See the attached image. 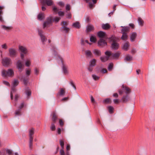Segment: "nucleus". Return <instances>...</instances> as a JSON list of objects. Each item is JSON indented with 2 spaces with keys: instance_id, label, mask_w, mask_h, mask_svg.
I'll list each match as a JSON object with an SVG mask.
<instances>
[{
  "instance_id": "4be33fe9",
  "label": "nucleus",
  "mask_w": 155,
  "mask_h": 155,
  "mask_svg": "<svg viewBox=\"0 0 155 155\" xmlns=\"http://www.w3.org/2000/svg\"><path fill=\"white\" fill-rule=\"evenodd\" d=\"M94 30V26L92 25H88L87 26L86 31L87 32H90Z\"/></svg>"
},
{
  "instance_id": "9d476101",
  "label": "nucleus",
  "mask_w": 155,
  "mask_h": 155,
  "mask_svg": "<svg viewBox=\"0 0 155 155\" xmlns=\"http://www.w3.org/2000/svg\"><path fill=\"white\" fill-rule=\"evenodd\" d=\"M61 25L62 26V27L61 28L62 30L64 31L66 33L68 32L69 30V29L66 26L68 24V23L66 21H64L61 23Z\"/></svg>"
},
{
  "instance_id": "7c9ffc66",
  "label": "nucleus",
  "mask_w": 155,
  "mask_h": 155,
  "mask_svg": "<svg viewBox=\"0 0 155 155\" xmlns=\"http://www.w3.org/2000/svg\"><path fill=\"white\" fill-rule=\"evenodd\" d=\"M129 99L128 96H123L121 99L123 102L126 103L129 101Z\"/></svg>"
},
{
  "instance_id": "b1692460",
  "label": "nucleus",
  "mask_w": 155,
  "mask_h": 155,
  "mask_svg": "<svg viewBox=\"0 0 155 155\" xmlns=\"http://www.w3.org/2000/svg\"><path fill=\"white\" fill-rule=\"evenodd\" d=\"M93 53L96 56H99L101 55L100 51L97 49L94 50Z\"/></svg>"
},
{
  "instance_id": "f257e3e1",
  "label": "nucleus",
  "mask_w": 155,
  "mask_h": 155,
  "mask_svg": "<svg viewBox=\"0 0 155 155\" xmlns=\"http://www.w3.org/2000/svg\"><path fill=\"white\" fill-rule=\"evenodd\" d=\"M121 27L122 28L121 30V33L122 34L121 39L123 41H126L128 38L127 34L130 31V28L127 26H121Z\"/></svg>"
},
{
  "instance_id": "e2e57ef3",
  "label": "nucleus",
  "mask_w": 155,
  "mask_h": 155,
  "mask_svg": "<svg viewBox=\"0 0 155 155\" xmlns=\"http://www.w3.org/2000/svg\"><path fill=\"white\" fill-rule=\"evenodd\" d=\"M70 9V5L68 4L67 5H66V10L67 11H69Z\"/></svg>"
},
{
  "instance_id": "f3484780",
  "label": "nucleus",
  "mask_w": 155,
  "mask_h": 155,
  "mask_svg": "<svg viewBox=\"0 0 155 155\" xmlns=\"http://www.w3.org/2000/svg\"><path fill=\"white\" fill-rule=\"evenodd\" d=\"M62 69L64 74L68 75L69 74V71L68 70V67L64 64H62Z\"/></svg>"
},
{
  "instance_id": "c03bdc74",
  "label": "nucleus",
  "mask_w": 155,
  "mask_h": 155,
  "mask_svg": "<svg viewBox=\"0 0 155 155\" xmlns=\"http://www.w3.org/2000/svg\"><path fill=\"white\" fill-rule=\"evenodd\" d=\"M92 77L95 80H97L99 79V77L95 74H92Z\"/></svg>"
},
{
  "instance_id": "aec40b11",
  "label": "nucleus",
  "mask_w": 155,
  "mask_h": 155,
  "mask_svg": "<svg viewBox=\"0 0 155 155\" xmlns=\"http://www.w3.org/2000/svg\"><path fill=\"white\" fill-rule=\"evenodd\" d=\"M122 87L123 88V90H124V91H125V92L126 94H129L131 90L128 87L126 86H124L123 85L122 86Z\"/></svg>"
},
{
  "instance_id": "f03ea898",
  "label": "nucleus",
  "mask_w": 155,
  "mask_h": 155,
  "mask_svg": "<svg viewBox=\"0 0 155 155\" xmlns=\"http://www.w3.org/2000/svg\"><path fill=\"white\" fill-rule=\"evenodd\" d=\"M109 39L112 42L111 45L112 48L114 50L117 49L119 46V44L117 42L118 38L114 36H112L109 38Z\"/></svg>"
},
{
  "instance_id": "4d7b16f0",
  "label": "nucleus",
  "mask_w": 155,
  "mask_h": 155,
  "mask_svg": "<svg viewBox=\"0 0 155 155\" xmlns=\"http://www.w3.org/2000/svg\"><path fill=\"white\" fill-rule=\"evenodd\" d=\"M70 84H71V86H72V87H74V89L75 90H76V87H75V85H74V84L73 83V81H70Z\"/></svg>"
},
{
  "instance_id": "ea45409f",
  "label": "nucleus",
  "mask_w": 155,
  "mask_h": 155,
  "mask_svg": "<svg viewBox=\"0 0 155 155\" xmlns=\"http://www.w3.org/2000/svg\"><path fill=\"white\" fill-rule=\"evenodd\" d=\"M113 67V64L112 63H110L108 66L107 69L109 71H111Z\"/></svg>"
},
{
  "instance_id": "f704fd0d",
  "label": "nucleus",
  "mask_w": 155,
  "mask_h": 155,
  "mask_svg": "<svg viewBox=\"0 0 155 155\" xmlns=\"http://www.w3.org/2000/svg\"><path fill=\"white\" fill-rule=\"evenodd\" d=\"M19 83L18 81L17 80H14L12 84V86L13 87H16L18 85Z\"/></svg>"
},
{
  "instance_id": "2f4dec72",
  "label": "nucleus",
  "mask_w": 155,
  "mask_h": 155,
  "mask_svg": "<svg viewBox=\"0 0 155 155\" xmlns=\"http://www.w3.org/2000/svg\"><path fill=\"white\" fill-rule=\"evenodd\" d=\"M15 87L12 86V90L10 93L11 99H12L13 98V93H14L16 91V89Z\"/></svg>"
},
{
  "instance_id": "ddd939ff",
  "label": "nucleus",
  "mask_w": 155,
  "mask_h": 155,
  "mask_svg": "<svg viewBox=\"0 0 155 155\" xmlns=\"http://www.w3.org/2000/svg\"><path fill=\"white\" fill-rule=\"evenodd\" d=\"M38 34L40 37L43 43L47 39L43 34V31L41 30H38Z\"/></svg>"
},
{
  "instance_id": "1a4fd4ad",
  "label": "nucleus",
  "mask_w": 155,
  "mask_h": 155,
  "mask_svg": "<svg viewBox=\"0 0 155 155\" xmlns=\"http://www.w3.org/2000/svg\"><path fill=\"white\" fill-rule=\"evenodd\" d=\"M97 36L100 38L107 39V35L105 32L100 31L97 32Z\"/></svg>"
},
{
  "instance_id": "dca6fc26",
  "label": "nucleus",
  "mask_w": 155,
  "mask_h": 155,
  "mask_svg": "<svg viewBox=\"0 0 155 155\" xmlns=\"http://www.w3.org/2000/svg\"><path fill=\"white\" fill-rule=\"evenodd\" d=\"M137 36V34L135 32H133L130 34V39L131 42L134 41Z\"/></svg>"
},
{
  "instance_id": "5fc2aeb1",
  "label": "nucleus",
  "mask_w": 155,
  "mask_h": 155,
  "mask_svg": "<svg viewBox=\"0 0 155 155\" xmlns=\"http://www.w3.org/2000/svg\"><path fill=\"white\" fill-rule=\"evenodd\" d=\"M110 100V99L109 98H107L104 100L103 102L104 103H108L109 102Z\"/></svg>"
},
{
  "instance_id": "3c124183",
  "label": "nucleus",
  "mask_w": 155,
  "mask_h": 155,
  "mask_svg": "<svg viewBox=\"0 0 155 155\" xmlns=\"http://www.w3.org/2000/svg\"><path fill=\"white\" fill-rule=\"evenodd\" d=\"M61 19V18L59 17H56L53 19V21L56 22H58Z\"/></svg>"
},
{
  "instance_id": "774afa93",
  "label": "nucleus",
  "mask_w": 155,
  "mask_h": 155,
  "mask_svg": "<svg viewBox=\"0 0 155 155\" xmlns=\"http://www.w3.org/2000/svg\"><path fill=\"white\" fill-rule=\"evenodd\" d=\"M59 123L60 125L61 126H62L64 124V123L63 121L61 119H60L59 120Z\"/></svg>"
},
{
  "instance_id": "37998d69",
  "label": "nucleus",
  "mask_w": 155,
  "mask_h": 155,
  "mask_svg": "<svg viewBox=\"0 0 155 155\" xmlns=\"http://www.w3.org/2000/svg\"><path fill=\"white\" fill-rule=\"evenodd\" d=\"M103 68L102 66H98L96 68V70L98 73L100 72L101 70Z\"/></svg>"
},
{
  "instance_id": "338daca9",
  "label": "nucleus",
  "mask_w": 155,
  "mask_h": 155,
  "mask_svg": "<svg viewBox=\"0 0 155 155\" xmlns=\"http://www.w3.org/2000/svg\"><path fill=\"white\" fill-rule=\"evenodd\" d=\"M34 71L35 74H36L38 75V74L39 71V70L38 69H37V68H35Z\"/></svg>"
},
{
  "instance_id": "680f3d73",
  "label": "nucleus",
  "mask_w": 155,
  "mask_h": 155,
  "mask_svg": "<svg viewBox=\"0 0 155 155\" xmlns=\"http://www.w3.org/2000/svg\"><path fill=\"white\" fill-rule=\"evenodd\" d=\"M84 42H85L86 43H89L88 41V40H85V41H84L83 40H82V39L81 40V44L82 45H84Z\"/></svg>"
},
{
  "instance_id": "c9c22d12",
  "label": "nucleus",
  "mask_w": 155,
  "mask_h": 155,
  "mask_svg": "<svg viewBox=\"0 0 155 155\" xmlns=\"http://www.w3.org/2000/svg\"><path fill=\"white\" fill-rule=\"evenodd\" d=\"M2 49L4 50H6L8 48V45L6 43H4L1 45Z\"/></svg>"
},
{
  "instance_id": "20e7f679",
  "label": "nucleus",
  "mask_w": 155,
  "mask_h": 155,
  "mask_svg": "<svg viewBox=\"0 0 155 155\" xmlns=\"http://www.w3.org/2000/svg\"><path fill=\"white\" fill-rule=\"evenodd\" d=\"M9 56L11 57H16L18 55V51L17 49L14 48H10L8 49Z\"/></svg>"
},
{
  "instance_id": "bf43d9fd",
  "label": "nucleus",
  "mask_w": 155,
  "mask_h": 155,
  "mask_svg": "<svg viewBox=\"0 0 155 155\" xmlns=\"http://www.w3.org/2000/svg\"><path fill=\"white\" fill-rule=\"evenodd\" d=\"M3 84H5L6 85L8 86H10V84L9 83V82L7 81H3Z\"/></svg>"
},
{
  "instance_id": "49530a36",
  "label": "nucleus",
  "mask_w": 155,
  "mask_h": 155,
  "mask_svg": "<svg viewBox=\"0 0 155 155\" xmlns=\"http://www.w3.org/2000/svg\"><path fill=\"white\" fill-rule=\"evenodd\" d=\"M21 110L20 109H18V110L15 111V114L16 115H21Z\"/></svg>"
},
{
  "instance_id": "72a5a7b5",
  "label": "nucleus",
  "mask_w": 155,
  "mask_h": 155,
  "mask_svg": "<svg viewBox=\"0 0 155 155\" xmlns=\"http://www.w3.org/2000/svg\"><path fill=\"white\" fill-rule=\"evenodd\" d=\"M57 119V117L56 115V113L55 112L53 113V116L52 117V120L54 123H55L56 120Z\"/></svg>"
},
{
  "instance_id": "09e8293b",
  "label": "nucleus",
  "mask_w": 155,
  "mask_h": 155,
  "mask_svg": "<svg viewBox=\"0 0 155 155\" xmlns=\"http://www.w3.org/2000/svg\"><path fill=\"white\" fill-rule=\"evenodd\" d=\"M50 129L52 130H54L55 129V126L54 123H52L51 124V126L50 127Z\"/></svg>"
},
{
  "instance_id": "a18cd8bd",
  "label": "nucleus",
  "mask_w": 155,
  "mask_h": 155,
  "mask_svg": "<svg viewBox=\"0 0 155 155\" xmlns=\"http://www.w3.org/2000/svg\"><path fill=\"white\" fill-rule=\"evenodd\" d=\"M33 140V139H29V147L30 149L32 148Z\"/></svg>"
},
{
  "instance_id": "2eb2a0df",
  "label": "nucleus",
  "mask_w": 155,
  "mask_h": 155,
  "mask_svg": "<svg viewBox=\"0 0 155 155\" xmlns=\"http://www.w3.org/2000/svg\"><path fill=\"white\" fill-rule=\"evenodd\" d=\"M130 47V44L128 42H127L124 43L122 47V48L125 51H127Z\"/></svg>"
},
{
  "instance_id": "5701e85b",
  "label": "nucleus",
  "mask_w": 155,
  "mask_h": 155,
  "mask_svg": "<svg viewBox=\"0 0 155 155\" xmlns=\"http://www.w3.org/2000/svg\"><path fill=\"white\" fill-rule=\"evenodd\" d=\"M28 78L27 76H23L21 78V79L22 80L24 84L26 85L28 81Z\"/></svg>"
},
{
  "instance_id": "603ef678",
  "label": "nucleus",
  "mask_w": 155,
  "mask_h": 155,
  "mask_svg": "<svg viewBox=\"0 0 155 155\" xmlns=\"http://www.w3.org/2000/svg\"><path fill=\"white\" fill-rule=\"evenodd\" d=\"M107 71L106 69L103 68L101 70V71L100 72L102 73H107Z\"/></svg>"
},
{
  "instance_id": "0e129e2a",
  "label": "nucleus",
  "mask_w": 155,
  "mask_h": 155,
  "mask_svg": "<svg viewBox=\"0 0 155 155\" xmlns=\"http://www.w3.org/2000/svg\"><path fill=\"white\" fill-rule=\"evenodd\" d=\"M53 10L54 12H57L58 11V8L55 6L53 7Z\"/></svg>"
},
{
  "instance_id": "4468645a",
  "label": "nucleus",
  "mask_w": 155,
  "mask_h": 155,
  "mask_svg": "<svg viewBox=\"0 0 155 155\" xmlns=\"http://www.w3.org/2000/svg\"><path fill=\"white\" fill-rule=\"evenodd\" d=\"M120 53L117 52L115 53H112L110 52V59H114L117 58L120 56Z\"/></svg>"
},
{
  "instance_id": "423d86ee",
  "label": "nucleus",
  "mask_w": 155,
  "mask_h": 155,
  "mask_svg": "<svg viewBox=\"0 0 155 155\" xmlns=\"http://www.w3.org/2000/svg\"><path fill=\"white\" fill-rule=\"evenodd\" d=\"M52 19L51 17H49L46 19L43 25V28L48 27L52 25Z\"/></svg>"
},
{
  "instance_id": "9b49d317",
  "label": "nucleus",
  "mask_w": 155,
  "mask_h": 155,
  "mask_svg": "<svg viewBox=\"0 0 155 155\" xmlns=\"http://www.w3.org/2000/svg\"><path fill=\"white\" fill-rule=\"evenodd\" d=\"M104 39L100 38L98 42V45L102 47L107 45V42L105 41V40Z\"/></svg>"
},
{
  "instance_id": "f8f14e48",
  "label": "nucleus",
  "mask_w": 155,
  "mask_h": 155,
  "mask_svg": "<svg viewBox=\"0 0 155 155\" xmlns=\"http://www.w3.org/2000/svg\"><path fill=\"white\" fill-rule=\"evenodd\" d=\"M18 48L19 51L21 53H24L25 54L27 53L28 50L25 47L20 45L18 46Z\"/></svg>"
},
{
  "instance_id": "69168bd1",
  "label": "nucleus",
  "mask_w": 155,
  "mask_h": 155,
  "mask_svg": "<svg viewBox=\"0 0 155 155\" xmlns=\"http://www.w3.org/2000/svg\"><path fill=\"white\" fill-rule=\"evenodd\" d=\"M113 101L115 104H118L119 103L118 99H115L113 100Z\"/></svg>"
},
{
  "instance_id": "58836bf2",
  "label": "nucleus",
  "mask_w": 155,
  "mask_h": 155,
  "mask_svg": "<svg viewBox=\"0 0 155 155\" xmlns=\"http://www.w3.org/2000/svg\"><path fill=\"white\" fill-rule=\"evenodd\" d=\"M65 93V91L63 88H61L60 89V91L58 93V94H59V95L61 96L64 95Z\"/></svg>"
},
{
  "instance_id": "7ed1b4c3",
  "label": "nucleus",
  "mask_w": 155,
  "mask_h": 155,
  "mask_svg": "<svg viewBox=\"0 0 155 155\" xmlns=\"http://www.w3.org/2000/svg\"><path fill=\"white\" fill-rule=\"evenodd\" d=\"M14 75V71L12 69H9L7 71L3 70L2 71V75L3 77L7 76L12 77Z\"/></svg>"
},
{
  "instance_id": "0eeeda50",
  "label": "nucleus",
  "mask_w": 155,
  "mask_h": 155,
  "mask_svg": "<svg viewBox=\"0 0 155 155\" xmlns=\"http://www.w3.org/2000/svg\"><path fill=\"white\" fill-rule=\"evenodd\" d=\"M16 66L17 68L20 72H21L24 68V65L20 60H18L16 64Z\"/></svg>"
},
{
  "instance_id": "864d4df0",
  "label": "nucleus",
  "mask_w": 155,
  "mask_h": 155,
  "mask_svg": "<svg viewBox=\"0 0 155 155\" xmlns=\"http://www.w3.org/2000/svg\"><path fill=\"white\" fill-rule=\"evenodd\" d=\"M24 102H22L19 106L18 109H20L21 110V109L24 107Z\"/></svg>"
},
{
  "instance_id": "39448f33",
  "label": "nucleus",
  "mask_w": 155,
  "mask_h": 155,
  "mask_svg": "<svg viewBox=\"0 0 155 155\" xmlns=\"http://www.w3.org/2000/svg\"><path fill=\"white\" fill-rule=\"evenodd\" d=\"M105 56L101 57L100 58V60L103 62H104L109 59H110V51H107L105 52Z\"/></svg>"
},
{
  "instance_id": "a19ab883",
  "label": "nucleus",
  "mask_w": 155,
  "mask_h": 155,
  "mask_svg": "<svg viewBox=\"0 0 155 155\" xmlns=\"http://www.w3.org/2000/svg\"><path fill=\"white\" fill-rule=\"evenodd\" d=\"M31 64V61L30 60H27L25 62V65L27 67H29Z\"/></svg>"
},
{
  "instance_id": "6e6d98bb",
  "label": "nucleus",
  "mask_w": 155,
  "mask_h": 155,
  "mask_svg": "<svg viewBox=\"0 0 155 155\" xmlns=\"http://www.w3.org/2000/svg\"><path fill=\"white\" fill-rule=\"evenodd\" d=\"M93 66H91L89 65V67L87 68V69L90 72H92L93 70Z\"/></svg>"
},
{
  "instance_id": "a878e982",
  "label": "nucleus",
  "mask_w": 155,
  "mask_h": 155,
  "mask_svg": "<svg viewBox=\"0 0 155 155\" xmlns=\"http://www.w3.org/2000/svg\"><path fill=\"white\" fill-rule=\"evenodd\" d=\"M1 28L4 30L7 31L12 29V26H7L4 25H2L1 26Z\"/></svg>"
},
{
  "instance_id": "79ce46f5",
  "label": "nucleus",
  "mask_w": 155,
  "mask_h": 155,
  "mask_svg": "<svg viewBox=\"0 0 155 155\" xmlns=\"http://www.w3.org/2000/svg\"><path fill=\"white\" fill-rule=\"evenodd\" d=\"M60 145L61 147V149H63L64 147V141L63 140H59Z\"/></svg>"
},
{
  "instance_id": "412c9836",
  "label": "nucleus",
  "mask_w": 155,
  "mask_h": 155,
  "mask_svg": "<svg viewBox=\"0 0 155 155\" xmlns=\"http://www.w3.org/2000/svg\"><path fill=\"white\" fill-rule=\"evenodd\" d=\"M97 60L95 59L91 60L89 62V65L91 66H94L96 64Z\"/></svg>"
},
{
  "instance_id": "c85d7f7f",
  "label": "nucleus",
  "mask_w": 155,
  "mask_h": 155,
  "mask_svg": "<svg viewBox=\"0 0 155 155\" xmlns=\"http://www.w3.org/2000/svg\"><path fill=\"white\" fill-rule=\"evenodd\" d=\"M133 60V58L132 56L130 55L129 54L126 55L125 58L124 59V61H130Z\"/></svg>"
},
{
  "instance_id": "8fccbe9b",
  "label": "nucleus",
  "mask_w": 155,
  "mask_h": 155,
  "mask_svg": "<svg viewBox=\"0 0 155 155\" xmlns=\"http://www.w3.org/2000/svg\"><path fill=\"white\" fill-rule=\"evenodd\" d=\"M26 94L28 96H30L31 94V92L30 90L28 89L26 91Z\"/></svg>"
},
{
  "instance_id": "cd10ccee",
  "label": "nucleus",
  "mask_w": 155,
  "mask_h": 155,
  "mask_svg": "<svg viewBox=\"0 0 155 155\" xmlns=\"http://www.w3.org/2000/svg\"><path fill=\"white\" fill-rule=\"evenodd\" d=\"M110 25L108 24H103L102 25V28L104 30H107L110 28Z\"/></svg>"
},
{
  "instance_id": "052dcab7",
  "label": "nucleus",
  "mask_w": 155,
  "mask_h": 155,
  "mask_svg": "<svg viewBox=\"0 0 155 155\" xmlns=\"http://www.w3.org/2000/svg\"><path fill=\"white\" fill-rule=\"evenodd\" d=\"M58 14L60 16H62L64 15V13L63 12L59 11L58 12Z\"/></svg>"
},
{
  "instance_id": "393cba45",
  "label": "nucleus",
  "mask_w": 155,
  "mask_h": 155,
  "mask_svg": "<svg viewBox=\"0 0 155 155\" xmlns=\"http://www.w3.org/2000/svg\"><path fill=\"white\" fill-rule=\"evenodd\" d=\"M44 3L46 4L48 6H50L53 5V2L51 0H44Z\"/></svg>"
},
{
  "instance_id": "c756f323",
  "label": "nucleus",
  "mask_w": 155,
  "mask_h": 155,
  "mask_svg": "<svg viewBox=\"0 0 155 155\" xmlns=\"http://www.w3.org/2000/svg\"><path fill=\"white\" fill-rule=\"evenodd\" d=\"M138 22L139 25L141 26H143L144 24L143 20L140 18H138Z\"/></svg>"
},
{
  "instance_id": "13d9d810",
  "label": "nucleus",
  "mask_w": 155,
  "mask_h": 155,
  "mask_svg": "<svg viewBox=\"0 0 155 155\" xmlns=\"http://www.w3.org/2000/svg\"><path fill=\"white\" fill-rule=\"evenodd\" d=\"M60 153L61 155H65V153L63 149H62L60 150Z\"/></svg>"
},
{
  "instance_id": "6ab92c4d",
  "label": "nucleus",
  "mask_w": 155,
  "mask_h": 155,
  "mask_svg": "<svg viewBox=\"0 0 155 155\" xmlns=\"http://www.w3.org/2000/svg\"><path fill=\"white\" fill-rule=\"evenodd\" d=\"M35 130L33 128H31L29 130V139H33V135L34 133Z\"/></svg>"
},
{
  "instance_id": "bb28decb",
  "label": "nucleus",
  "mask_w": 155,
  "mask_h": 155,
  "mask_svg": "<svg viewBox=\"0 0 155 155\" xmlns=\"http://www.w3.org/2000/svg\"><path fill=\"white\" fill-rule=\"evenodd\" d=\"M72 26L73 27L77 28H80V23L78 21H76L72 24Z\"/></svg>"
},
{
  "instance_id": "4c0bfd02",
  "label": "nucleus",
  "mask_w": 155,
  "mask_h": 155,
  "mask_svg": "<svg viewBox=\"0 0 155 155\" xmlns=\"http://www.w3.org/2000/svg\"><path fill=\"white\" fill-rule=\"evenodd\" d=\"M26 74L27 76V77H28L30 75L31 72V70L30 68L26 69H25Z\"/></svg>"
},
{
  "instance_id": "a211bd4d",
  "label": "nucleus",
  "mask_w": 155,
  "mask_h": 155,
  "mask_svg": "<svg viewBox=\"0 0 155 155\" xmlns=\"http://www.w3.org/2000/svg\"><path fill=\"white\" fill-rule=\"evenodd\" d=\"M85 54L87 58H91L93 57L91 51L89 50H86Z\"/></svg>"
},
{
  "instance_id": "6e6552de",
  "label": "nucleus",
  "mask_w": 155,
  "mask_h": 155,
  "mask_svg": "<svg viewBox=\"0 0 155 155\" xmlns=\"http://www.w3.org/2000/svg\"><path fill=\"white\" fill-rule=\"evenodd\" d=\"M11 61V59L8 58L6 57L2 60V64L5 66H8Z\"/></svg>"
},
{
  "instance_id": "473e14b6",
  "label": "nucleus",
  "mask_w": 155,
  "mask_h": 155,
  "mask_svg": "<svg viewBox=\"0 0 155 155\" xmlns=\"http://www.w3.org/2000/svg\"><path fill=\"white\" fill-rule=\"evenodd\" d=\"M44 17V14L43 13H40L38 16V19L40 20H42Z\"/></svg>"
},
{
  "instance_id": "de8ad7c7",
  "label": "nucleus",
  "mask_w": 155,
  "mask_h": 155,
  "mask_svg": "<svg viewBox=\"0 0 155 155\" xmlns=\"http://www.w3.org/2000/svg\"><path fill=\"white\" fill-rule=\"evenodd\" d=\"M108 108L109 113L110 114L112 113L114 110V108L111 106H110L108 107Z\"/></svg>"
},
{
  "instance_id": "e433bc0d",
  "label": "nucleus",
  "mask_w": 155,
  "mask_h": 155,
  "mask_svg": "<svg viewBox=\"0 0 155 155\" xmlns=\"http://www.w3.org/2000/svg\"><path fill=\"white\" fill-rule=\"evenodd\" d=\"M96 41V39L95 37L93 35H92L90 38V41L93 42H95Z\"/></svg>"
}]
</instances>
